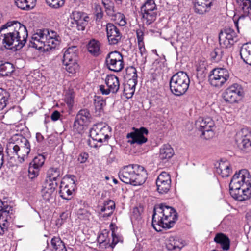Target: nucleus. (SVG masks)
Instances as JSON below:
<instances>
[{"label":"nucleus","instance_id":"f257e3e1","mask_svg":"<svg viewBox=\"0 0 251 251\" xmlns=\"http://www.w3.org/2000/svg\"><path fill=\"white\" fill-rule=\"evenodd\" d=\"M177 218V213L173 207L160 203L154 207L151 225L156 231H160L162 228L172 227Z\"/></svg>","mask_w":251,"mask_h":251},{"label":"nucleus","instance_id":"f03ea898","mask_svg":"<svg viewBox=\"0 0 251 251\" xmlns=\"http://www.w3.org/2000/svg\"><path fill=\"white\" fill-rule=\"evenodd\" d=\"M118 176L123 182L134 186L143 184L147 178V173L145 168L138 164L124 166L119 171Z\"/></svg>","mask_w":251,"mask_h":251},{"label":"nucleus","instance_id":"7ed1b4c3","mask_svg":"<svg viewBox=\"0 0 251 251\" xmlns=\"http://www.w3.org/2000/svg\"><path fill=\"white\" fill-rule=\"evenodd\" d=\"M189 84L190 79L186 73L179 71L174 75L170 80V90L175 95L180 96L185 93Z\"/></svg>","mask_w":251,"mask_h":251},{"label":"nucleus","instance_id":"20e7f679","mask_svg":"<svg viewBox=\"0 0 251 251\" xmlns=\"http://www.w3.org/2000/svg\"><path fill=\"white\" fill-rule=\"evenodd\" d=\"M109 127L103 126L102 124L95 125L90 130V136L92 140L87 141L91 147L98 148L102 145V143L107 142L109 136Z\"/></svg>","mask_w":251,"mask_h":251},{"label":"nucleus","instance_id":"39448f33","mask_svg":"<svg viewBox=\"0 0 251 251\" xmlns=\"http://www.w3.org/2000/svg\"><path fill=\"white\" fill-rule=\"evenodd\" d=\"M236 2L243 12V14L240 16L237 20H234L235 26L238 32L240 33V30L242 32L244 31L251 23L250 18L248 17L251 13V2L250 0H236Z\"/></svg>","mask_w":251,"mask_h":251},{"label":"nucleus","instance_id":"423d86ee","mask_svg":"<svg viewBox=\"0 0 251 251\" xmlns=\"http://www.w3.org/2000/svg\"><path fill=\"white\" fill-rule=\"evenodd\" d=\"M229 78L228 71L225 68L214 69L209 75L210 84L215 87L220 88L225 84Z\"/></svg>","mask_w":251,"mask_h":251},{"label":"nucleus","instance_id":"0eeeda50","mask_svg":"<svg viewBox=\"0 0 251 251\" xmlns=\"http://www.w3.org/2000/svg\"><path fill=\"white\" fill-rule=\"evenodd\" d=\"M89 21V16L85 13L74 11L70 15L69 26L71 29L75 31L84 30Z\"/></svg>","mask_w":251,"mask_h":251},{"label":"nucleus","instance_id":"6e6552de","mask_svg":"<svg viewBox=\"0 0 251 251\" xmlns=\"http://www.w3.org/2000/svg\"><path fill=\"white\" fill-rule=\"evenodd\" d=\"M243 91L241 86L234 83L227 88L223 93V97L226 102L234 103L241 100Z\"/></svg>","mask_w":251,"mask_h":251},{"label":"nucleus","instance_id":"1a4fd4ad","mask_svg":"<svg viewBox=\"0 0 251 251\" xmlns=\"http://www.w3.org/2000/svg\"><path fill=\"white\" fill-rule=\"evenodd\" d=\"M219 43L221 47L227 48L231 47L238 40L236 33L230 27H225L219 35Z\"/></svg>","mask_w":251,"mask_h":251},{"label":"nucleus","instance_id":"9d476101","mask_svg":"<svg viewBox=\"0 0 251 251\" xmlns=\"http://www.w3.org/2000/svg\"><path fill=\"white\" fill-rule=\"evenodd\" d=\"M214 126V121L210 117H200L196 122V128L202 132L205 139H209L214 136L212 130Z\"/></svg>","mask_w":251,"mask_h":251},{"label":"nucleus","instance_id":"9b49d317","mask_svg":"<svg viewBox=\"0 0 251 251\" xmlns=\"http://www.w3.org/2000/svg\"><path fill=\"white\" fill-rule=\"evenodd\" d=\"M105 63L107 68L114 72H120L124 68L123 56L117 51L108 54L105 59Z\"/></svg>","mask_w":251,"mask_h":251},{"label":"nucleus","instance_id":"f8f14e48","mask_svg":"<svg viewBox=\"0 0 251 251\" xmlns=\"http://www.w3.org/2000/svg\"><path fill=\"white\" fill-rule=\"evenodd\" d=\"M105 83L107 87V88L103 85L99 86V90L102 95H107L110 93L115 94L119 90V79L115 75H107L105 79Z\"/></svg>","mask_w":251,"mask_h":251},{"label":"nucleus","instance_id":"ddd939ff","mask_svg":"<svg viewBox=\"0 0 251 251\" xmlns=\"http://www.w3.org/2000/svg\"><path fill=\"white\" fill-rule=\"evenodd\" d=\"M236 141L240 149L245 152L251 150V131L248 128H242L236 136Z\"/></svg>","mask_w":251,"mask_h":251},{"label":"nucleus","instance_id":"4468645a","mask_svg":"<svg viewBox=\"0 0 251 251\" xmlns=\"http://www.w3.org/2000/svg\"><path fill=\"white\" fill-rule=\"evenodd\" d=\"M133 129L134 131L126 135V138L128 139V143L131 145L137 144L140 145L148 141L146 136L148 134L149 132L146 128L144 127H141L140 128L133 127Z\"/></svg>","mask_w":251,"mask_h":251},{"label":"nucleus","instance_id":"2eb2a0df","mask_svg":"<svg viewBox=\"0 0 251 251\" xmlns=\"http://www.w3.org/2000/svg\"><path fill=\"white\" fill-rule=\"evenodd\" d=\"M32 37H34V40H35L34 44H37L39 46V48L41 47L42 44L47 41V38L60 39V36L55 31L49 30L48 29H38Z\"/></svg>","mask_w":251,"mask_h":251},{"label":"nucleus","instance_id":"dca6fc26","mask_svg":"<svg viewBox=\"0 0 251 251\" xmlns=\"http://www.w3.org/2000/svg\"><path fill=\"white\" fill-rule=\"evenodd\" d=\"M126 74L131 75V78L129 79L127 86H126L124 90V93L127 98L132 97L134 92L135 86L137 83V74L135 68L133 66H129L126 69Z\"/></svg>","mask_w":251,"mask_h":251},{"label":"nucleus","instance_id":"f3484780","mask_svg":"<svg viewBox=\"0 0 251 251\" xmlns=\"http://www.w3.org/2000/svg\"><path fill=\"white\" fill-rule=\"evenodd\" d=\"M106 32L109 45H117L121 41L122 35L119 29L113 24L108 23L106 25Z\"/></svg>","mask_w":251,"mask_h":251},{"label":"nucleus","instance_id":"a211bd4d","mask_svg":"<svg viewBox=\"0 0 251 251\" xmlns=\"http://www.w3.org/2000/svg\"><path fill=\"white\" fill-rule=\"evenodd\" d=\"M91 115L87 109H81L77 114L74 123V127L81 130L83 126H87L91 122Z\"/></svg>","mask_w":251,"mask_h":251},{"label":"nucleus","instance_id":"6ab92c4d","mask_svg":"<svg viewBox=\"0 0 251 251\" xmlns=\"http://www.w3.org/2000/svg\"><path fill=\"white\" fill-rule=\"evenodd\" d=\"M15 143H10L7 146L6 152L11 158L17 157L19 163H23L27 158L29 154L25 152V151L20 149L19 146H16Z\"/></svg>","mask_w":251,"mask_h":251},{"label":"nucleus","instance_id":"aec40b11","mask_svg":"<svg viewBox=\"0 0 251 251\" xmlns=\"http://www.w3.org/2000/svg\"><path fill=\"white\" fill-rule=\"evenodd\" d=\"M104 8L107 15L111 18V20L115 21L120 26H124L126 24L125 16L116 10L114 3Z\"/></svg>","mask_w":251,"mask_h":251},{"label":"nucleus","instance_id":"412c9836","mask_svg":"<svg viewBox=\"0 0 251 251\" xmlns=\"http://www.w3.org/2000/svg\"><path fill=\"white\" fill-rule=\"evenodd\" d=\"M75 188V181L71 178L67 183L61 182L60 186V196L65 200H70Z\"/></svg>","mask_w":251,"mask_h":251},{"label":"nucleus","instance_id":"4be33fe9","mask_svg":"<svg viewBox=\"0 0 251 251\" xmlns=\"http://www.w3.org/2000/svg\"><path fill=\"white\" fill-rule=\"evenodd\" d=\"M61 176L60 168L55 167H50L47 172V177L45 183L57 186Z\"/></svg>","mask_w":251,"mask_h":251},{"label":"nucleus","instance_id":"5701e85b","mask_svg":"<svg viewBox=\"0 0 251 251\" xmlns=\"http://www.w3.org/2000/svg\"><path fill=\"white\" fill-rule=\"evenodd\" d=\"M251 183V177L249 172L246 169H243L234 174L229 184L233 185L236 183H242L249 185Z\"/></svg>","mask_w":251,"mask_h":251},{"label":"nucleus","instance_id":"b1692460","mask_svg":"<svg viewBox=\"0 0 251 251\" xmlns=\"http://www.w3.org/2000/svg\"><path fill=\"white\" fill-rule=\"evenodd\" d=\"M251 195V184H242V188L237 191L231 192V196L235 199L239 201H243L249 199Z\"/></svg>","mask_w":251,"mask_h":251},{"label":"nucleus","instance_id":"393cba45","mask_svg":"<svg viewBox=\"0 0 251 251\" xmlns=\"http://www.w3.org/2000/svg\"><path fill=\"white\" fill-rule=\"evenodd\" d=\"M47 41H45V42L42 44L41 47L39 48V46L38 45L36 47V45L34 44V41L35 42V40H34V37H32L29 43V46L38 50H43V51H48L49 49L54 48L57 45H59L60 39L47 38Z\"/></svg>","mask_w":251,"mask_h":251},{"label":"nucleus","instance_id":"a878e982","mask_svg":"<svg viewBox=\"0 0 251 251\" xmlns=\"http://www.w3.org/2000/svg\"><path fill=\"white\" fill-rule=\"evenodd\" d=\"M212 4V0H195V12L198 14H204L210 11Z\"/></svg>","mask_w":251,"mask_h":251},{"label":"nucleus","instance_id":"bb28decb","mask_svg":"<svg viewBox=\"0 0 251 251\" xmlns=\"http://www.w3.org/2000/svg\"><path fill=\"white\" fill-rule=\"evenodd\" d=\"M174 154V150L169 144L163 145L160 149L159 159L160 165L168 162Z\"/></svg>","mask_w":251,"mask_h":251},{"label":"nucleus","instance_id":"cd10ccee","mask_svg":"<svg viewBox=\"0 0 251 251\" xmlns=\"http://www.w3.org/2000/svg\"><path fill=\"white\" fill-rule=\"evenodd\" d=\"M78 60L77 50L76 46H72L68 48L63 54V63H66L70 61H75Z\"/></svg>","mask_w":251,"mask_h":251},{"label":"nucleus","instance_id":"c85d7f7f","mask_svg":"<svg viewBox=\"0 0 251 251\" xmlns=\"http://www.w3.org/2000/svg\"><path fill=\"white\" fill-rule=\"evenodd\" d=\"M240 54L243 61L251 66V43H247L242 45Z\"/></svg>","mask_w":251,"mask_h":251},{"label":"nucleus","instance_id":"c756f323","mask_svg":"<svg viewBox=\"0 0 251 251\" xmlns=\"http://www.w3.org/2000/svg\"><path fill=\"white\" fill-rule=\"evenodd\" d=\"M214 241L220 245L224 250H228L230 247V240L225 234L222 233H217L214 239Z\"/></svg>","mask_w":251,"mask_h":251},{"label":"nucleus","instance_id":"7c9ffc66","mask_svg":"<svg viewBox=\"0 0 251 251\" xmlns=\"http://www.w3.org/2000/svg\"><path fill=\"white\" fill-rule=\"evenodd\" d=\"M16 146H19L21 150L25 151V152L29 154L31 151V146L28 140L25 137L19 135L17 136L16 139Z\"/></svg>","mask_w":251,"mask_h":251},{"label":"nucleus","instance_id":"2f4dec72","mask_svg":"<svg viewBox=\"0 0 251 251\" xmlns=\"http://www.w3.org/2000/svg\"><path fill=\"white\" fill-rule=\"evenodd\" d=\"M16 5L24 10H29L33 8L36 4V0H14Z\"/></svg>","mask_w":251,"mask_h":251},{"label":"nucleus","instance_id":"473e14b6","mask_svg":"<svg viewBox=\"0 0 251 251\" xmlns=\"http://www.w3.org/2000/svg\"><path fill=\"white\" fill-rule=\"evenodd\" d=\"M141 14L143 23L146 25H149L156 20L157 12L141 10Z\"/></svg>","mask_w":251,"mask_h":251},{"label":"nucleus","instance_id":"72a5a7b5","mask_svg":"<svg viewBox=\"0 0 251 251\" xmlns=\"http://www.w3.org/2000/svg\"><path fill=\"white\" fill-rule=\"evenodd\" d=\"M87 49L89 52L95 57L98 56L101 53L100 50V43L95 39L90 41L87 46Z\"/></svg>","mask_w":251,"mask_h":251},{"label":"nucleus","instance_id":"f704fd0d","mask_svg":"<svg viewBox=\"0 0 251 251\" xmlns=\"http://www.w3.org/2000/svg\"><path fill=\"white\" fill-rule=\"evenodd\" d=\"M6 214L5 212L0 215V235H3L7 231L9 223L12 219L13 216H6Z\"/></svg>","mask_w":251,"mask_h":251},{"label":"nucleus","instance_id":"c9c22d12","mask_svg":"<svg viewBox=\"0 0 251 251\" xmlns=\"http://www.w3.org/2000/svg\"><path fill=\"white\" fill-rule=\"evenodd\" d=\"M56 187V186L49 185L48 183L44 184V188L42 190V195L45 201H49L50 199L53 198Z\"/></svg>","mask_w":251,"mask_h":251},{"label":"nucleus","instance_id":"e433bc0d","mask_svg":"<svg viewBox=\"0 0 251 251\" xmlns=\"http://www.w3.org/2000/svg\"><path fill=\"white\" fill-rule=\"evenodd\" d=\"M216 172L220 174L223 177H228L231 172L229 164L228 162H221L217 167Z\"/></svg>","mask_w":251,"mask_h":251},{"label":"nucleus","instance_id":"4c0bfd02","mask_svg":"<svg viewBox=\"0 0 251 251\" xmlns=\"http://www.w3.org/2000/svg\"><path fill=\"white\" fill-rule=\"evenodd\" d=\"M182 247V244L174 237H169L166 241V248L168 250L179 251Z\"/></svg>","mask_w":251,"mask_h":251},{"label":"nucleus","instance_id":"58836bf2","mask_svg":"<svg viewBox=\"0 0 251 251\" xmlns=\"http://www.w3.org/2000/svg\"><path fill=\"white\" fill-rule=\"evenodd\" d=\"M0 74L2 76H8L14 71L13 65L8 62H0Z\"/></svg>","mask_w":251,"mask_h":251},{"label":"nucleus","instance_id":"ea45409f","mask_svg":"<svg viewBox=\"0 0 251 251\" xmlns=\"http://www.w3.org/2000/svg\"><path fill=\"white\" fill-rule=\"evenodd\" d=\"M115 209V203L113 201L110 200L106 201L103 206L100 209L101 212H104L103 214V217H108L110 216L113 213V210Z\"/></svg>","mask_w":251,"mask_h":251},{"label":"nucleus","instance_id":"a19ab883","mask_svg":"<svg viewBox=\"0 0 251 251\" xmlns=\"http://www.w3.org/2000/svg\"><path fill=\"white\" fill-rule=\"evenodd\" d=\"M0 110H2L8 103L10 94L6 90L2 88H0Z\"/></svg>","mask_w":251,"mask_h":251},{"label":"nucleus","instance_id":"79ce46f5","mask_svg":"<svg viewBox=\"0 0 251 251\" xmlns=\"http://www.w3.org/2000/svg\"><path fill=\"white\" fill-rule=\"evenodd\" d=\"M51 244L55 251H67L64 242L59 237L52 238Z\"/></svg>","mask_w":251,"mask_h":251},{"label":"nucleus","instance_id":"37998d69","mask_svg":"<svg viewBox=\"0 0 251 251\" xmlns=\"http://www.w3.org/2000/svg\"><path fill=\"white\" fill-rule=\"evenodd\" d=\"M93 14L96 23L97 25H99L101 22L104 16L103 9L100 5H95Z\"/></svg>","mask_w":251,"mask_h":251},{"label":"nucleus","instance_id":"c03bdc74","mask_svg":"<svg viewBox=\"0 0 251 251\" xmlns=\"http://www.w3.org/2000/svg\"><path fill=\"white\" fill-rule=\"evenodd\" d=\"M223 48H216L211 52L210 55L212 61L218 62L222 59L225 52V50Z\"/></svg>","mask_w":251,"mask_h":251},{"label":"nucleus","instance_id":"a18cd8bd","mask_svg":"<svg viewBox=\"0 0 251 251\" xmlns=\"http://www.w3.org/2000/svg\"><path fill=\"white\" fill-rule=\"evenodd\" d=\"M171 181L159 182L156 180L157 191L159 193L165 194L168 192L171 187Z\"/></svg>","mask_w":251,"mask_h":251},{"label":"nucleus","instance_id":"49530a36","mask_svg":"<svg viewBox=\"0 0 251 251\" xmlns=\"http://www.w3.org/2000/svg\"><path fill=\"white\" fill-rule=\"evenodd\" d=\"M141 10L157 12L156 5L153 0H147L141 7Z\"/></svg>","mask_w":251,"mask_h":251},{"label":"nucleus","instance_id":"de8ad7c7","mask_svg":"<svg viewBox=\"0 0 251 251\" xmlns=\"http://www.w3.org/2000/svg\"><path fill=\"white\" fill-rule=\"evenodd\" d=\"M7 213L6 216H13V210L12 207L7 203L3 202L0 200V215H3V213Z\"/></svg>","mask_w":251,"mask_h":251},{"label":"nucleus","instance_id":"09e8293b","mask_svg":"<svg viewBox=\"0 0 251 251\" xmlns=\"http://www.w3.org/2000/svg\"><path fill=\"white\" fill-rule=\"evenodd\" d=\"M45 161V156L42 154H38L33 159L29 164L40 169L44 165Z\"/></svg>","mask_w":251,"mask_h":251},{"label":"nucleus","instance_id":"8fccbe9b","mask_svg":"<svg viewBox=\"0 0 251 251\" xmlns=\"http://www.w3.org/2000/svg\"><path fill=\"white\" fill-rule=\"evenodd\" d=\"M65 66V69L69 73L75 74L78 70L79 65L77 61H70L66 63H63Z\"/></svg>","mask_w":251,"mask_h":251},{"label":"nucleus","instance_id":"3c124183","mask_svg":"<svg viewBox=\"0 0 251 251\" xmlns=\"http://www.w3.org/2000/svg\"><path fill=\"white\" fill-rule=\"evenodd\" d=\"M94 104L96 111L101 112L106 105L105 101L100 97H96L94 100Z\"/></svg>","mask_w":251,"mask_h":251},{"label":"nucleus","instance_id":"603ef678","mask_svg":"<svg viewBox=\"0 0 251 251\" xmlns=\"http://www.w3.org/2000/svg\"><path fill=\"white\" fill-rule=\"evenodd\" d=\"M48 5L54 8H58L64 4L65 0H46Z\"/></svg>","mask_w":251,"mask_h":251},{"label":"nucleus","instance_id":"864d4df0","mask_svg":"<svg viewBox=\"0 0 251 251\" xmlns=\"http://www.w3.org/2000/svg\"><path fill=\"white\" fill-rule=\"evenodd\" d=\"M40 169L36 168L29 164L28 168V176L30 179H33L39 175Z\"/></svg>","mask_w":251,"mask_h":251},{"label":"nucleus","instance_id":"5fc2aeb1","mask_svg":"<svg viewBox=\"0 0 251 251\" xmlns=\"http://www.w3.org/2000/svg\"><path fill=\"white\" fill-rule=\"evenodd\" d=\"M112 241L110 245L111 248H114L118 242H123V237L116 234L114 231L112 232Z\"/></svg>","mask_w":251,"mask_h":251},{"label":"nucleus","instance_id":"6e6d98bb","mask_svg":"<svg viewBox=\"0 0 251 251\" xmlns=\"http://www.w3.org/2000/svg\"><path fill=\"white\" fill-rule=\"evenodd\" d=\"M143 212V208L141 207H135L133 209L132 215L131 216V219H135L139 220L141 217V213Z\"/></svg>","mask_w":251,"mask_h":251},{"label":"nucleus","instance_id":"4d7b16f0","mask_svg":"<svg viewBox=\"0 0 251 251\" xmlns=\"http://www.w3.org/2000/svg\"><path fill=\"white\" fill-rule=\"evenodd\" d=\"M77 215L79 219L86 220L88 219L90 214L87 210L80 209L77 212Z\"/></svg>","mask_w":251,"mask_h":251},{"label":"nucleus","instance_id":"13d9d810","mask_svg":"<svg viewBox=\"0 0 251 251\" xmlns=\"http://www.w3.org/2000/svg\"><path fill=\"white\" fill-rule=\"evenodd\" d=\"M70 212L68 211L62 212L60 215V218L57 220L56 225L61 226L70 216Z\"/></svg>","mask_w":251,"mask_h":251},{"label":"nucleus","instance_id":"bf43d9fd","mask_svg":"<svg viewBox=\"0 0 251 251\" xmlns=\"http://www.w3.org/2000/svg\"><path fill=\"white\" fill-rule=\"evenodd\" d=\"M156 180L160 182L171 181L169 174L165 172H162L157 177Z\"/></svg>","mask_w":251,"mask_h":251},{"label":"nucleus","instance_id":"052dcab7","mask_svg":"<svg viewBox=\"0 0 251 251\" xmlns=\"http://www.w3.org/2000/svg\"><path fill=\"white\" fill-rule=\"evenodd\" d=\"M242 188V183H236V184H229V192L231 194V192H234L237 191L238 189H241Z\"/></svg>","mask_w":251,"mask_h":251},{"label":"nucleus","instance_id":"680f3d73","mask_svg":"<svg viewBox=\"0 0 251 251\" xmlns=\"http://www.w3.org/2000/svg\"><path fill=\"white\" fill-rule=\"evenodd\" d=\"M88 157V153L86 152L81 153L78 156V160L81 163H85L87 160Z\"/></svg>","mask_w":251,"mask_h":251},{"label":"nucleus","instance_id":"e2e57ef3","mask_svg":"<svg viewBox=\"0 0 251 251\" xmlns=\"http://www.w3.org/2000/svg\"><path fill=\"white\" fill-rule=\"evenodd\" d=\"M4 164V154L3 148L0 143V169L2 168Z\"/></svg>","mask_w":251,"mask_h":251},{"label":"nucleus","instance_id":"0e129e2a","mask_svg":"<svg viewBox=\"0 0 251 251\" xmlns=\"http://www.w3.org/2000/svg\"><path fill=\"white\" fill-rule=\"evenodd\" d=\"M136 36L137 41H144V33L141 29H139L136 30Z\"/></svg>","mask_w":251,"mask_h":251},{"label":"nucleus","instance_id":"69168bd1","mask_svg":"<svg viewBox=\"0 0 251 251\" xmlns=\"http://www.w3.org/2000/svg\"><path fill=\"white\" fill-rule=\"evenodd\" d=\"M60 117V113L57 110H55L52 112L51 114L50 118L52 121H56L58 120Z\"/></svg>","mask_w":251,"mask_h":251},{"label":"nucleus","instance_id":"338daca9","mask_svg":"<svg viewBox=\"0 0 251 251\" xmlns=\"http://www.w3.org/2000/svg\"><path fill=\"white\" fill-rule=\"evenodd\" d=\"M106 237L104 233H101L98 237V241L100 243H103L106 241Z\"/></svg>","mask_w":251,"mask_h":251},{"label":"nucleus","instance_id":"774afa93","mask_svg":"<svg viewBox=\"0 0 251 251\" xmlns=\"http://www.w3.org/2000/svg\"><path fill=\"white\" fill-rule=\"evenodd\" d=\"M66 101L69 105L72 106L73 104V98L72 96L69 95L67 96L66 97Z\"/></svg>","mask_w":251,"mask_h":251}]
</instances>
